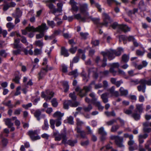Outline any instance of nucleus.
<instances>
[{
  "label": "nucleus",
  "instance_id": "52",
  "mask_svg": "<svg viewBox=\"0 0 151 151\" xmlns=\"http://www.w3.org/2000/svg\"><path fill=\"white\" fill-rule=\"evenodd\" d=\"M118 37L119 39L120 42H121L122 40L124 41L127 40V36L124 35H119L118 36Z\"/></svg>",
  "mask_w": 151,
  "mask_h": 151
},
{
  "label": "nucleus",
  "instance_id": "14",
  "mask_svg": "<svg viewBox=\"0 0 151 151\" xmlns=\"http://www.w3.org/2000/svg\"><path fill=\"white\" fill-rule=\"evenodd\" d=\"M46 94L47 97L45 99L47 101V99L50 100L53 97L54 93L51 91L48 90L46 91Z\"/></svg>",
  "mask_w": 151,
  "mask_h": 151
},
{
  "label": "nucleus",
  "instance_id": "18",
  "mask_svg": "<svg viewBox=\"0 0 151 151\" xmlns=\"http://www.w3.org/2000/svg\"><path fill=\"white\" fill-rule=\"evenodd\" d=\"M64 114H62L60 112L57 111L53 115V117L56 118L57 119H62V117L63 116Z\"/></svg>",
  "mask_w": 151,
  "mask_h": 151
},
{
  "label": "nucleus",
  "instance_id": "23",
  "mask_svg": "<svg viewBox=\"0 0 151 151\" xmlns=\"http://www.w3.org/2000/svg\"><path fill=\"white\" fill-rule=\"evenodd\" d=\"M129 59V56L126 54L122 55V58L121 63H127Z\"/></svg>",
  "mask_w": 151,
  "mask_h": 151
},
{
  "label": "nucleus",
  "instance_id": "2",
  "mask_svg": "<svg viewBox=\"0 0 151 151\" xmlns=\"http://www.w3.org/2000/svg\"><path fill=\"white\" fill-rule=\"evenodd\" d=\"M53 135L55 136V141H59L62 139L61 143L65 145L68 144L70 146H73L75 144L77 143V140H72L70 139L67 141L68 138L65 131H64L60 134L58 133V132H53Z\"/></svg>",
  "mask_w": 151,
  "mask_h": 151
},
{
  "label": "nucleus",
  "instance_id": "17",
  "mask_svg": "<svg viewBox=\"0 0 151 151\" xmlns=\"http://www.w3.org/2000/svg\"><path fill=\"white\" fill-rule=\"evenodd\" d=\"M138 90L139 91H142L143 93L145 92L146 85L145 84H140V85L137 87Z\"/></svg>",
  "mask_w": 151,
  "mask_h": 151
},
{
  "label": "nucleus",
  "instance_id": "36",
  "mask_svg": "<svg viewBox=\"0 0 151 151\" xmlns=\"http://www.w3.org/2000/svg\"><path fill=\"white\" fill-rule=\"evenodd\" d=\"M49 127V125L47 120L45 119L44 122V125L42 127V129L43 130H47Z\"/></svg>",
  "mask_w": 151,
  "mask_h": 151
},
{
  "label": "nucleus",
  "instance_id": "35",
  "mask_svg": "<svg viewBox=\"0 0 151 151\" xmlns=\"http://www.w3.org/2000/svg\"><path fill=\"white\" fill-rule=\"evenodd\" d=\"M142 84H145L146 85L151 86V80L147 81L144 78L141 79Z\"/></svg>",
  "mask_w": 151,
  "mask_h": 151
},
{
  "label": "nucleus",
  "instance_id": "54",
  "mask_svg": "<svg viewBox=\"0 0 151 151\" xmlns=\"http://www.w3.org/2000/svg\"><path fill=\"white\" fill-rule=\"evenodd\" d=\"M89 95L92 98L91 100V101L92 103L97 101V99L95 97V95L93 93H90Z\"/></svg>",
  "mask_w": 151,
  "mask_h": 151
},
{
  "label": "nucleus",
  "instance_id": "49",
  "mask_svg": "<svg viewBox=\"0 0 151 151\" xmlns=\"http://www.w3.org/2000/svg\"><path fill=\"white\" fill-rule=\"evenodd\" d=\"M98 133L99 134L101 135L104 134V133H107L104 130V128L103 127H101L99 128L98 130Z\"/></svg>",
  "mask_w": 151,
  "mask_h": 151
},
{
  "label": "nucleus",
  "instance_id": "48",
  "mask_svg": "<svg viewBox=\"0 0 151 151\" xmlns=\"http://www.w3.org/2000/svg\"><path fill=\"white\" fill-rule=\"evenodd\" d=\"M52 105L54 107H56L58 105V102L55 98H53L51 101Z\"/></svg>",
  "mask_w": 151,
  "mask_h": 151
},
{
  "label": "nucleus",
  "instance_id": "29",
  "mask_svg": "<svg viewBox=\"0 0 151 151\" xmlns=\"http://www.w3.org/2000/svg\"><path fill=\"white\" fill-rule=\"evenodd\" d=\"M143 104H137L136 105V109L137 110L139 113H141L142 112L143 108Z\"/></svg>",
  "mask_w": 151,
  "mask_h": 151
},
{
  "label": "nucleus",
  "instance_id": "33",
  "mask_svg": "<svg viewBox=\"0 0 151 151\" xmlns=\"http://www.w3.org/2000/svg\"><path fill=\"white\" fill-rule=\"evenodd\" d=\"M104 114L108 117H109L111 116L114 117L116 116V114L114 111L111 112L108 111H105Z\"/></svg>",
  "mask_w": 151,
  "mask_h": 151
},
{
  "label": "nucleus",
  "instance_id": "47",
  "mask_svg": "<svg viewBox=\"0 0 151 151\" xmlns=\"http://www.w3.org/2000/svg\"><path fill=\"white\" fill-rule=\"evenodd\" d=\"M20 40L22 43L25 45H28V42L27 41L26 38L24 36L22 37Z\"/></svg>",
  "mask_w": 151,
  "mask_h": 151
},
{
  "label": "nucleus",
  "instance_id": "61",
  "mask_svg": "<svg viewBox=\"0 0 151 151\" xmlns=\"http://www.w3.org/2000/svg\"><path fill=\"white\" fill-rule=\"evenodd\" d=\"M62 119H56L55 120V125L56 127H59L61 124V120Z\"/></svg>",
  "mask_w": 151,
  "mask_h": 151
},
{
  "label": "nucleus",
  "instance_id": "15",
  "mask_svg": "<svg viewBox=\"0 0 151 151\" xmlns=\"http://www.w3.org/2000/svg\"><path fill=\"white\" fill-rule=\"evenodd\" d=\"M5 124L9 128L11 127L14 125V124L12 122V119L9 118L5 119H4Z\"/></svg>",
  "mask_w": 151,
  "mask_h": 151
},
{
  "label": "nucleus",
  "instance_id": "45",
  "mask_svg": "<svg viewBox=\"0 0 151 151\" xmlns=\"http://www.w3.org/2000/svg\"><path fill=\"white\" fill-rule=\"evenodd\" d=\"M16 9V15L14 16L20 17L22 15V12L20 10L19 8H17Z\"/></svg>",
  "mask_w": 151,
  "mask_h": 151
},
{
  "label": "nucleus",
  "instance_id": "22",
  "mask_svg": "<svg viewBox=\"0 0 151 151\" xmlns=\"http://www.w3.org/2000/svg\"><path fill=\"white\" fill-rule=\"evenodd\" d=\"M93 103L98 108L99 110L102 111L104 108V107L101 106V103L99 101H96Z\"/></svg>",
  "mask_w": 151,
  "mask_h": 151
},
{
  "label": "nucleus",
  "instance_id": "13",
  "mask_svg": "<svg viewBox=\"0 0 151 151\" xmlns=\"http://www.w3.org/2000/svg\"><path fill=\"white\" fill-rule=\"evenodd\" d=\"M74 17L77 19H81V21L83 22H86V19L88 18L86 16H84L83 17H81V15L80 14H75L74 15Z\"/></svg>",
  "mask_w": 151,
  "mask_h": 151
},
{
  "label": "nucleus",
  "instance_id": "31",
  "mask_svg": "<svg viewBox=\"0 0 151 151\" xmlns=\"http://www.w3.org/2000/svg\"><path fill=\"white\" fill-rule=\"evenodd\" d=\"M138 9L134 8L133 10H129L127 12L128 15L129 16H131L132 14H135L136 13L138 12Z\"/></svg>",
  "mask_w": 151,
  "mask_h": 151
},
{
  "label": "nucleus",
  "instance_id": "27",
  "mask_svg": "<svg viewBox=\"0 0 151 151\" xmlns=\"http://www.w3.org/2000/svg\"><path fill=\"white\" fill-rule=\"evenodd\" d=\"M151 145V142L150 140L147 141V142L145 144V147L147 151H151V147H150Z\"/></svg>",
  "mask_w": 151,
  "mask_h": 151
},
{
  "label": "nucleus",
  "instance_id": "62",
  "mask_svg": "<svg viewBox=\"0 0 151 151\" xmlns=\"http://www.w3.org/2000/svg\"><path fill=\"white\" fill-rule=\"evenodd\" d=\"M40 33L36 35V38L39 39L42 38L44 35V33L42 32H40Z\"/></svg>",
  "mask_w": 151,
  "mask_h": 151
},
{
  "label": "nucleus",
  "instance_id": "44",
  "mask_svg": "<svg viewBox=\"0 0 151 151\" xmlns=\"http://www.w3.org/2000/svg\"><path fill=\"white\" fill-rule=\"evenodd\" d=\"M88 35V34L87 33H83V32H81L80 33V35L81 37V39H86L87 38V37Z\"/></svg>",
  "mask_w": 151,
  "mask_h": 151
},
{
  "label": "nucleus",
  "instance_id": "55",
  "mask_svg": "<svg viewBox=\"0 0 151 151\" xmlns=\"http://www.w3.org/2000/svg\"><path fill=\"white\" fill-rule=\"evenodd\" d=\"M73 119V117L72 116H70L68 118V123L71 124H74Z\"/></svg>",
  "mask_w": 151,
  "mask_h": 151
},
{
  "label": "nucleus",
  "instance_id": "24",
  "mask_svg": "<svg viewBox=\"0 0 151 151\" xmlns=\"http://www.w3.org/2000/svg\"><path fill=\"white\" fill-rule=\"evenodd\" d=\"M69 4L71 5V9L76 12L78 10V8L76 5V3L74 2L72 3H70Z\"/></svg>",
  "mask_w": 151,
  "mask_h": 151
},
{
  "label": "nucleus",
  "instance_id": "28",
  "mask_svg": "<svg viewBox=\"0 0 151 151\" xmlns=\"http://www.w3.org/2000/svg\"><path fill=\"white\" fill-rule=\"evenodd\" d=\"M2 104L6 106H7L9 108H12L13 107V105L11 104V101L9 100L7 102H6L5 101H3Z\"/></svg>",
  "mask_w": 151,
  "mask_h": 151
},
{
  "label": "nucleus",
  "instance_id": "32",
  "mask_svg": "<svg viewBox=\"0 0 151 151\" xmlns=\"http://www.w3.org/2000/svg\"><path fill=\"white\" fill-rule=\"evenodd\" d=\"M30 136L31 138H33L32 135H35L37 134V130L29 131L27 133Z\"/></svg>",
  "mask_w": 151,
  "mask_h": 151
},
{
  "label": "nucleus",
  "instance_id": "1",
  "mask_svg": "<svg viewBox=\"0 0 151 151\" xmlns=\"http://www.w3.org/2000/svg\"><path fill=\"white\" fill-rule=\"evenodd\" d=\"M20 39L19 38H17L14 40L13 43V48L16 50H13V54L16 55L20 54L21 52H23L25 55H27L29 54L31 55L33 54V52L31 49H30L29 51L26 48H24L22 46V44H20Z\"/></svg>",
  "mask_w": 151,
  "mask_h": 151
},
{
  "label": "nucleus",
  "instance_id": "34",
  "mask_svg": "<svg viewBox=\"0 0 151 151\" xmlns=\"http://www.w3.org/2000/svg\"><path fill=\"white\" fill-rule=\"evenodd\" d=\"M6 27L8 28V31H10L15 27V25L12 22H8L6 24Z\"/></svg>",
  "mask_w": 151,
  "mask_h": 151
},
{
  "label": "nucleus",
  "instance_id": "56",
  "mask_svg": "<svg viewBox=\"0 0 151 151\" xmlns=\"http://www.w3.org/2000/svg\"><path fill=\"white\" fill-rule=\"evenodd\" d=\"M47 23L48 25L51 26L52 28H53L55 26V23L53 21H50L48 20H47Z\"/></svg>",
  "mask_w": 151,
  "mask_h": 151
},
{
  "label": "nucleus",
  "instance_id": "12",
  "mask_svg": "<svg viewBox=\"0 0 151 151\" xmlns=\"http://www.w3.org/2000/svg\"><path fill=\"white\" fill-rule=\"evenodd\" d=\"M87 18L90 19L95 24L97 25L98 27H102V23L100 22L99 19L92 18L91 16L88 17Z\"/></svg>",
  "mask_w": 151,
  "mask_h": 151
},
{
  "label": "nucleus",
  "instance_id": "3",
  "mask_svg": "<svg viewBox=\"0 0 151 151\" xmlns=\"http://www.w3.org/2000/svg\"><path fill=\"white\" fill-rule=\"evenodd\" d=\"M69 96L71 98L72 100H65L63 103V107L65 109H68L69 106L71 107H76L80 105L79 103L76 101V96L75 92L71 93L69 94Z\"/></svg>",
  "mask_w": 151,
  "mask_h": 151
},
{
  "label": "nucleus",
  "instance_id": "9",
  "mask_svg": "<svg viewBox=\"0 0 151 151\" xmlns=\"http://www.w3.org/2000/svg\"><path fill=\"white\" fill-rule=\"evenodd\" d=\"M48 27L45 23H42L40 25L37 27V32H42L44 33L45 31L48 29Z\"/></svg>",
  "mask_w": 151,
  "mask_h": 151
},
{
  "label": "nucleus",
  "instance_id": "64",
  "mask_svg": "<svg viewBox=\"0 0 151 151\" xmlns=\"http://www.w3.org/2000/svg\"><path fill=\"white\" fill-rule=\"evenodd\" d=\"M80 136L83 139L87 138V136H86V132L84 131H82V132L80 133Z\"/></svg>",
  "mask_w": 151,
  "mask_h": 151
},
{
  "label": "nucleus",
  "instance_id": "50",
  "mask_svg": "<svg viewBox=\"0 0 151 151\" xmlns=\"http://www.w3.org/2000/svg\"><path fill=\"white\" fill-rule=\"evenodd\" d=\"M104 134L101 135L100 140L102 141H104L107 138V133H104Z\"/></svg>",
  "mask_w": 151,
  "mask_h": 151
},
{
  "label": "nucleus",
  "instance_id": "30",
  "mask_svg": "<svg viewBox=\"0 0 151 151\" xmlns=\"http://www.w3.org/2000/svg\"><path fill=\"white\" fill-rule=\"evenodd\" d=\"M120 126L118 124H116L112 126L111 129V131L112 132H115L117 131L119 128Z\"/></svg>",
  "mask_w": 151,
  "mask_h": 151
},
{
  "label": "nucleus",
  "instance_id": "16",
  "mask_svg": "<svg viewBox=\"0 0 151 151\" xmlns=\"http://www.w3.org/2000/svg\"><path fill=\"white\" fill-rule=\"evenodd\" d=\"M108 93H105L102 94L101 96V98L102 99L103 102L104 103H106L108 101Z\"/></svg>",
  "mask_w": 151,
  "mask_h": 151
},
{
  "label": "nucleus",
  "instance_id": "20",
  "mask_svg": "<svg viewBox=\"0 0 151 151\" xmlns=\"http://www.w3.org/2000/svg\"><path fill=\"white\" fill-rule=\"evenodd\" d=\"M119 91L121 96H126L128 94V91L127 90L124 89L122 87L120 88Z\"/></svg>",
  "mask_w": 151,
  "mask_h": 151
},
{
  "label": "nucleus",
  "instance_id": "59",
  "mask_svg": "<svg viewBox=\"0 0 151 151\" xmlns=\"http://www.w3.org/2000/svg\"><path fill=\"white\" fill-rule=\"evenodd\" d=\"M91 43L94 46H98L99 45V42L98 40H93L91 42Z\"/></svg>",
  "mask_w": 151,
  "mask_h": 151
},
{
  "label": "nucleus",
  "instance_id": "38",
  "mask_svg": "<svg viewBox=\"0 0 151 151\" xmlns=\"http://www.w3.org/2000/svg\"><path fill=\"white\" fill-rule=\"evenodd\" d=\"M132 116L136 120H139L140 118V114L136 112L132 114Z\"/></svg>",
  "mask_w": 151,
  "mask_h": 151
},
{
  "label": "nucleus",
  "instance_id": "8",
  "mask_svg": "<svg viewBox=\"0 0 151 151\" xmlns=\"http://www.w3.org/2000/svg\"><path fill=\"white\" fill-rule=\"evenodd\" d=\"M103 22L102 23L103 26L107 27L109 21L111 20L109 16L106 13L103 14Z\"/></svg>",
  "mask_w": 151,
  "mask_h": 151
},
{
  "label": "nucleus",
  "instance_id": "53",
  "mask_svg": "<svg viewBox=\"0 0 151 151\" xmlns=\"http://www.w3.org/2000/svg\"><path fill=\"white\" fill-rule=\"evenodd\" d=\"M20 78L19 76H15L14 78L12 79V81L17 83H19V81Z\"/></svg>",
  "mask_w": 151,
  "mask_h": 151
},
{
  "label": "nucleus",
  "instance_id": "57",
  "mask_svg": "<svg viewBox=\"0 0 151 151\" xmlns=\"http://www.w3.org/2000/svg\"><path fill=\"white\" fill-rule=\"evenodd\" d=\"M111 67L114 68H118L119 67V64L118 63H113L110 65Z\"/></svg>",
  "mask_w": 151,
  "mask_h": 151
},
{
  "label": "nucleus",
  "instance_id": "43",
  "mask_svg": "<svg viewBox=\"0 0 151 151\" xmlns=\"http://www.w3.org/2000/svg\"><path fill=\"white\" fill-rule=\"evenodd\" d=\"M77 49V47H73V45H72L71 47L69 49V51L72 54L75 53Z\"/></svg>",
  "mask_w": 151,
  "mask_h": 151
},
{
  "label": "nucleus",
  "instance_id": "60",
  "mask_svg": "<svg viewBox=\"0 0 151 151\" xmlns=\"http://www.w3.org/2000/svg\"><path fill=\"white\" fill-rule=\"evenodd\" d=\"M34 52L35 55H40L41 53V50L37 48L35 49L34 51Z\"/></svg>",
  "mask_w": 151,
  "mask_h": 151
},
{
  "label": "nucleus",
  "instance_id": "4",
  "mask_svg": "<svg viewBox=\"0 0 151 151\" xmlns=\"http://www.w3.org/2000/svg\"><path fill=\"white\" fill-rule=\"evenodd\" d=\"M57 8H56L52 3H49L47 4V6L49 7L50 10L49 13H52L55 15L57 12L61 13L62 11L63 4L61 3H57Z\"/></svg>",
  "mask_w": 151,
  "mask_h": 151
},
{
  "label": "nucleus",
  "instance_id": "6",
  "mask_svg": "<svg viewBox=\"0 0 151 151\" xmlns=\"http://www.w3.org/2000/svg\"><path fill=\"white\" fill-rule=\"evenodd\" d=\"M80 11L83 16H86L88 17L89 16V13L88 12V5L87 4L84 3L81 4L80 6Z\"/></svg>",
  "mask_w": 151,
  "mask_h": 151
},
{
  "label": "nucleus",
  "instance_id": "10",
  "mask_svg": "<svg viewBox=\"0 0 151 151\" xmlns=\"http://www.w3.org/2000/svg\"><path fill=\"white\" fill-rule=\"evenodd\" d=\"M114 54L113 50H111L106 52H104L103 53V56H106L108 57V59L111 60L114 58Z\"/></svg>",
  "mask_w": 151,
  "mask_h": 151
},
{
  "label": "nucleus",
  "instance_id": "63",
  "mask_svg": "<svg viewBox=\"0 0 151 151\" xmlns=\"http://www.w3.org/2000/svg\"><path fill=\"white\" fill-rule=\"evenodd\" d=\"M76 125L77 126L79 127L80 126H81L84 123L82 121H81L80 119H76Z\"/></svg>",
  "mask_w": 151,
  "mask_h": 151
},
{
  "label": "nucleus",
  "instance_id": "41",
  "mask_svg": "<svg viewBox=\"0 0 151 151\" xmlns=\"http://www.w3.org/2000/svg\"><path fill=\"white\" fill-rule=\"evenodd\" d=\"M116 121L114 119H113L106 122V124L107 126H110L116 122Z\"/></svg>",
  "mask_w": 151,
  "mask_h": 151
},
{
  "label": "nucleus",
  "instance_id": "51",
  "mask_svg": "<svg viewBox=\"0 0 151 151\" xmlns=\"http://www.w3.org/2000/svg\"><path fill=\"white\" fill-rule=\"evenodd\" d=\"M110 73H111L113 76H115L116 74L117 71L115 70L114 68L111 67L109 69Z\"/></svg>",
  "mask_w": 151,
  "mask_h": 151
},
{
  "label": "nucleus",
  "instance_id": "5",
  "mask_svg": "<svg viewBox=\"0 0 151 151\" xmlns=\"http://www.w3.org/2000/svg\"><path fill=\"white\" fill-rule=\"evenodd\" d=\"M111 27L114 29L117 28V32L120 33H121V31H123L125 33L130 30V28L127 25L119 24L117 22L113 23L111 25Z\"/></svg>",
  "mask_w": 151,
  "mask_h": 151
},
{
  "label": "nucleus",
  "instance_id": "26",
  "mask_svg": "<svg viewBox=\"0 0 151 151\" xmlns=\"http://www.w3.org/2000/svg\"><path fill=\"white\" fill-rule=\"evenodd\" d=\"M68 74L69 76H73L75 78H76L78 76L77 70L76 69L74 70L69 72Z\"/></svg>",
  "mask_w": 151,
  "mask_h": 151
},
{
  "label": "nucleus",
  "instance_id": "7",
  "mask_svg": "<svg viewBox=\"0 0 151 151\" xmlns=\"http://www.w3.org/2000/svg\"><path fill=\"white\" fill-rule=\"evenodd\" d=\"M48 65H46L45 67L42 68L39 73H38V78L39 80L43 79L46 75L48 71Z\"/></svg>",
  "mask_w": 151,
  "mask_h": 151
},
{
  "label": "nucleus",
  "instance_id": "37",
  "mask_svg": "<svg viewBox=\"0 0 151 151\" xmlns=\"http://www.w3.org/2000/svg\"><path fill=\"white\" fill-rule=\"evenodd\" d=\"M26 30L28 31H32L33 32H37V28H35L33 26L29 27L28 26L26 28Z\"/></svg>",
  "mask_w": 151,
  "mask_h": 151
},
{
  "label": "nucleus",
  "instance_id": "11",
  "mask_svg": "<svg viewBox=\"0 0 151 151\" xmlns=\"http://www.w3.org/2000/svg\"><path fill=\"white\" fill-rule=\"evenodd\" d=\"M123 138L122 137L119 136L115 141L116 145L119 147H124V146L123 144Z\"/></svg>",
  "mask_w": 151,
  "mask_h": 151
},
{
  "label": "nucleus",
  "instance_id": "46",
  "mask_svg": "<svg viewBox=\"0 0 151 151\" xmlns=\"http://www.w3.org/2000/svg\"><path fill=\"white\" fill-rule=\"evenodd\" d=\"M7 55V54L4 50H2L0 51V57L3 58H6Z\"/></svg>",
  "mask_w": 151,
  "mask_h": 151
},
{
  "label": "nucleus",
  "instance_id": "40",
  "mask_svg": "<svg viewBox=\"0 0 151 151\" xmlns=\"http://www.w3.org/2000/svg\"><path fill=\"white\" fill-rule=\"evenodd\" d=\"M78 94L81 97H83L86 96L87 93L83 89H81L78 93Z\"/></svg>",
  "mask_w": 151,
  "mask_h": 151
},
{
  "label": "nucleus",
  "instance_id": "42",
  "mask_svg": "<svg viewBox=\"0 0 151 151\" xmlns=\"http://www.w3.org/2000/svg\"><path fill=\"white\" fill-rule=\"evenodd\" d=\"M35 44L36 46H39L41 48H42L43 45L42 41L40 40L35 41Z\"/></svg>",
  "mask_w": 151,
  "mask_h": 151
},
{
  "label": "nucleus",
  "instance_id": "19",
  "mask_svg": "<svg viewBox=\"0 0 151 151\" xmlns=\"http://www.w3.org/2000/svg\"><path fill=\"white\" fill-rule=\"evenodd\" d=\"M61 54L63 55L64 57H68L69 55L68 50H66L65 47H62L61 50Z\"/></svg>",
  "mask_w": 151,
  "mask_h": 151
},
{
  "label": "nucleus",
  "instance_id": "39",
  "mask_svg": "<svg viewBox=\"0 0 151 151\" xmlns=\"http://www.w3.org/2000/svg\"><path fill=\"white\" fill-rule=\"evenodd\" d=\"M92 109V106L91 104H89L88 106L84 107L83 108V109L85 112H89Z\"/></svg>",
  "mask_w": 151,
  "mask_h": 151
},
{
  "label": "nucleus",
  "instance_id": "25",
  "mask_svg": "<svg viewBox=\"0 0 151 151\" xmlns=\"http://www.w3.org/2000/svg\"><path fill=\"white\" fill-rule=\"evenodd\" d=\"M123 52V49L121 48H119L117 50H113L114 54L116 56L120 55Z\"/></svg>",
  "mask_w": 151,
  "mask_h": 151
},
{
  "label": "nucleus",
  "instance_id": "21",
  "mask_svg": "<svg viewBox=\"0 0 151 151\" xmlns=\"http://www.w3.org/2000/svg\"><path fill=\"white\" fill-rule=\"evenodd\" d=\"M41 112L39 109L36 110L34 113V116L37 118L38 121L40 120V116L41 115Z\"/></svg>",
  "mask_w": 151,
  "mask_h": 151
},
{
  "label": "nucleus",
  "instance_id": "58",
  "mask_svg": "<svg viewBox=\"0 0 151 151\" xmlns=\"http://www.w3.org/2000/svg\"><path fill=\"white\" fill-rule=\"evenodd\" d=\"M107 3L110 5L111 3L115 2L116 5L120 4V3H119L115 0H107Z\"/></svg>",
  "mask_w": 151,
  "mask_h": 151
}]
</instances>
